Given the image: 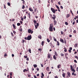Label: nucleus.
Segmentation results:
<instances>
[{
  "label": "nucleus",
  "instance_id": "6",
  "mask_svg": "<svg viewBox=\"0 0 78 78\" xmlns=\"http://www.w3.org/2000/svg\"><path fill=\"white\" fill-rule=\"evenodd\" d=\"M56 7L58 11L60 12H61V11H60V8H59V7L58 5H56Z\"/></svg>",
  "mask_w": 78,
  "mask_h": 78
},
{
  "label": "nucleus",
  "instance_id": "22",
  "mask_svg": "<svg viewBox=\"0 0 78 78\" xmlns=\"http://www.w3.org/2000/svg\"><path fill=\"white\" fill-rule=\"evenodd\" d=\"M44 41H42V42H41V45H42V46H43V45H44Z\"/></svg>",
  "mask_w": 78,
  "mask_h": 78
},
{
  "label": "nucleus",
  "instance_id": "33",
  "mask_svg": "<svg viewBox=\"0 0 78 78\" xmlns=\"http://www.w3.org/2000/svg\"><path fill=\"white\" fill-rule=\"evenodd\" d=\"M21 25V24L20 23H17V26H20Z\"/></svg>",
  "mask_w": 78,
  "mask_h": 78
},
{
  "label": "nucleus",
  "instance_id": "9",
  "mask_svg": "<svg viewBox=\"0 0 78 78\" xmlns=\"http://www.w3.org/2000/svg\"><path fill=\"white\" fill-rule=\"evenodd\" d=\"M29 10L31 12H33L34 11V10H33L31 8H29Z\"/></svg>",
  "mask_w": 78,
  "mask_h": 78
},
{
  "label": "nucleus",
  "instance_id": "19",
  "mask_svg": "<svg viewBox=\"0 0 78 78\" xmlns=\"http://www.w3.org/2000/svg\"><path fill=\"white\" fill-rule=\"evenodd\" d=\"M12 26H13V27L15 29H16V27L15 26V24H12Z\"/></svg>",
  "mask_w": 78,
  "mask_h": 78
},
{
  "label": "nucleus",
  "instance_id": "60",
  "mask_svg": "<svg viewBox=\"0 0 78 78\" xmlns=\"http://www.w3.org/2000/svg\"><path fill=\"white\" fill-rule=\"evenodd\" d=\"M64 42H65V44H66V40H64Z\"/></svg>",
  "mask_w": 78,
  "mask_h": 78
},
{
  "label": "nucleus",
  "instance_id": "16",
  "mask_svg": "<svg viewBox=\"0 0 78 78\" xmlns=\"http://www.w3.org/2000/svg\"><path fill=\"white\" fill-rule=\"evenodd\" d=\"M33 66L34 67V68H35L36 67H37V65L36 64L33 65Z\"/></svg>",
  "mask_w": 78,
  "mask_h": 78
},
{
  "label": "nucleus",
  "instance_id": "12",
  "mask_svg": "<svg viewBox=\"0 0 78 78\" xmlns=\"http://www.w3.org/2000/svg\"><path fill=\"white\" fill-rule=\"evenodd\" d=\"M53 58H54V59L56 60L57 59V57H56V56L55 55L53 56Z\"/></svg>",
  "mask_w": 78,
  "mask_h": 78
},
{
  "label": "nucleus",
  "instance_id": "55",
  "mask_svg": "<svg viewBox=\"0 0 78 78\" xmlns=\"http://www.w3.org/2000/svg\"><path fill=\"white\" fill-rule=\"evenodd\" d=\"M36 69H37V71H39V68H37Z\"/></svg>",
  "mask_w": 78,
  "mask_h": 78
},
{
  "label": "nucleus",
  "instance_id": "24",
  "mask_svg": "<svg viewBox=\"0 0 78 78\" xmlns=\"http://www.w3.org/2000/svg\"><path fill=\"white\" fill-rule=\"evenodd\" d=\"M60 55L61 56L64 57V54L63 53H61L60 54Z\"/></svg>",
  "mask_w": 78,
  "mask_h": 78
},
{
  "label": "nucleus",
  "instance_id": "42",
  "mask_svg": "<svg viewBox=\"0 0 78 78\" xmlns=\"http://www.w3.org/2000/svg\"><path fill=\"white\" fill-rule=\"evenodd\" d=\"M60 8H61L62 9H63V7H62V5H60Z\"/></svg>",
  "mask_w": 78,
  "mask_h": 78
},
{
  "label": "nucleus",
  "instance_id": "52",
  "mask_svg": "<svg viewBox=\"0 0 78 78\" xmlns=\"http://www.w3.org/2000/svg\"><path fill=\"white\" fill-rule=\"evenodd\" d=\"M71 50H70V49H69V50H68V51L69 52V53H71Z\"/></svg>",
  "mask_w": 78,
  "mask_h": 78
},
{
  "label": "nucleus",
  "instance_id": "61",
  "mask_svg": "<svg viewBox=\"0 0 78 78\" xmlns=\"http://www.w3.org/2000/svg\"><path fill=\"white\" fill-rule=\"evenodd\" d=\"M74 62H75L76 63H77V61L76 60H74Z\"/></svg>",
  "mask_w": 78,
  "mask_h": 78
},
{
  "label": "nucleus",
  "instance_id": "30",
  "mask_svg": "<svg viewBox=\"0 0 78 78\" xmlns=\"http://www.w3.org/2000/svg\"><path fill=\"white\" fill-rule=\"evenodd\" d=\"M28 50L29 52H30V53H31V51L30 49H29Z\"/></svg>",
  "mask_w": 78,
  "mask_h": 78
},
{
  "label": "nucleus",
  "instance_id": "32",
  "mask_svg": "<svg viewBox=\"0 0 78 78\" xmlns=\"http://www.w3.org/2000/svg\"><path fill=\"white\" fill-rule=\"evenodd\" d=\"M25 8V6L24 5H22V9H24Z\"/></svg>",
  "mask_w": 78,
  "mask_h": 78
},
{
  "label": "nucleus",
  "instance_id": "54",
  "mask_svg": "<svg viewBox=\"0 0 78 78\" xmlns=\"http://www.w3.org/2000/svg\"><path fill=\"white\" fill-rule=\"evenodd\" d=\"M20 31L21 32H22V28H20Z\"/></svg>",
  "mask_w": 78,
  "mask_h": 78
},
{
  "label": "nucleus",
  "instance_id": "49",
  "mask_svg": "<svg viewBox=\"0 0 78 78\" xmlns=\"http://www.w3.org/2000/svg\"><path fill=\"white\" fill-rule=\"evenodd\" d=\"M78 60V57H77V56H76L75 57Z\"/></svg>",
  "mask_w": 78,
  "mask_h": 78
},
{
  "label": "nucleus",
  "instance_id": "50",
  "mask_svg": "<svg viewBox=\"0 0 78 78\" xmlns=\"http://www.w3.org/2000/svg\"><path fill=\"white\" fill-rule=\"evenodd\" d=\"M70 67H71V69H73V66L72 65L70 66Z\"/></svg>",
  "mask_w": 78,
  "mask_h": 78
},
{
  "label": "nucleus",
  "instance_id": "21",
  "mask_svg": "<svg viewBox=\"0 0 78 78\" xmlns=\"http://www.w3.org/2000/svg\"><path fill=\"white\" fill-rule=\"evenodd\" d=\"M47 41L49 43L50 42V41L49 38H47Z\"/></svg>",
  "mask_w": 78,
  "mask_h": 78
},
{
  "label": "nucleus",
  "instance_id": "26",
  "mask_svg": "<svg viewBox=\"0 0 78 78\" xmlns=\"http://www.w3.org/2000/svg\"><path fill=\"white\" fill-rule=\"evenodd\" d=\"M62 75L64 78H65V73H63V74H62Z\"/></svg>",
  "mask_w": 78,
  "mask_h": 78
},
{
  "label": "nucleus",
  "instance_id": "31",
  "mask_svg": "<svg viewBox=\"0 0 78 78\" xmlns=\"http://www.w3.org/2000/svg\"><path fill=\"white\" fill-rule=\"evenodd\" d=\"M49 67H47V68H46V70L47 71L49 70Z\"/></svg>",
  "mask_w": 78,
  "mask_h": 78
},
{
  "label": "nucleus",
  "instance_id": "1",
  "mask_svg": "<svg viewBox=\"0 0 78 78\" xmlns=\"http://www.w3.org/2000/svg\"><path fill=\"white\" fill-rule=\"evenodd\" d=\"M33 22L34 23V26H35V29H37L38 26H39V23H37L36 22V20H34V21H33Z\"/></svg>",
  "mask_w": 78,
  "mask_h": 78
},
{
  "label": "nucleus",
  "instance_id": "53",
  "mask_svg": "<svg viewBox=\"0 0 78 78\" xmlns=\"http://www.w3.org/2000/svg\"><path fill=\"white\" fill-rule=\"evenodd\" d=\"M36 11H37V9H34V12H36Z\"/></svg>",
  "mask_w": 78,
  "mask_h": 78
},
{
  "label": "nucleus",
  "instance_id": "59",
  "mask_svg": "<svg viewBox=\"0 0 78 78\" xmlns=\"http://www.w3.org/2000/svg\"><path fill=\"white\" fill-rule=\"evenodd\" d=\"M69 49H70V50H72V47H70V48H69Z\"/></svg>",
  "mask_w": 78,
  "mask_h": 78
},
{
  "label": "nucleus",
  "instance_id": "20",
  "mask_svg": "<svg viewBox=\"0 0 78 78\" xmlns=\"http://www.w3.org/2000/svg\"><path fill=\"white\" fill-rule=\"evenodd\" d=\"M64 49L65 52H66L67 51V49L66 48H64Z\"/></svg>",
  "mask_w": 78,
  "mask_h": 78
},
{
  "label": "nucleus",
  "instance_id": "15",
  "mask_svg": "<svg viewBox=\"0 0 78 78\" xmlns=\"http://www.w3.org/2000/svg\"><path fill=\"white\" fill-rule=\"evenodd\" d=\"M55 56H58V53H57V52L56 51H55Z\"/></svg>",
  "mask_w": 78,
  "mask_h": 78
},
{
  "label": "nucleus",
  "instance_id": "27",
  "mask_svg": "<svg viewBox=\"0 0 78 78\" xmlns=\"http://www.w3.org/2000/svg\"><path fill=\"white\" fill-rule=\"evenodd\" d=\"M52 17V19H53V20H55V18H56V17Z\"/></svg>",
  "mask_w": 78,
  "mask_h": 78
},
{
  "label": "nucleus",
  "instance_id": "13",
  "mask_svg": "<svg viewBox=\"0 0 78 78\" xmlns=\"http://www.w3.org/2000/svg\"><path fill=\"white\" fill-rule=\"evenodd\" d=\"M60 42H62L63 43H64V41L62 39H60Z\"/></svg>",
  "mask_w": 78,
  "mask_h": 78
},
{
  "label": "nucleus",
  "instance_id": "4",
  "mask_svg": "<svg viewBox=\"0 0 78 78\" xmlns=\"http://www.w3.org/2000/svg\"><path fill=\"white\" fill-rule=\"evenodd\" d=\"M51 10L52 11V12L54 13H55L56 12L55 11V9H54L53 8H51Z\"/></svg>",
  "mask_w": 78,
  "mask_h": 78
},
{
  "label": "nucleus",
  "instance_id": "17",
  "mask_svg": "<svg viewBox=\"0 0 78 78\" xmlns=\"http://www.w3.org/2000/svg\"><path fill=\"white\" fill-rule=\"evenodd\" d=\"M70 16V14H67L66 18H69Z\"/></svg>",
  "mask_w": 78,
  "mask_h": 78
},
{
  "label": "nucleus",
  "instance_id": "45",
  "mask_svg": "<svg viewBox=\"0 0 78 78\" xmlns=\"http://www.w3.org/2000/svg\"><path fill=\"white\" fill-rule=\"evenodd\" d=\"M41 48L38 49V51H41Z\"/></svg>",
  "mask_w": 78,
  "mask_h": 78
},
{
  "label": "nucleus",
  "instance_id": "46",
  "mask_svg": "<svg viewBox=\"0 0 78 78\" xmlns=\"http://www.w3.org/2000/svg\"><path fill=\"white\" fill-rule=\"evenodd\" d=\"M38 2L39 3H41V0H38Z\"/></svg>",
  "mask_w": 78,
  "mask_h": 78
},
{
  "label": "nucleus",
  "instance_id": "41",
  "mask_svg": "<svg viewBox=\"0 0 78 78\" xmlns=\"http://www.w3.org/2000/svg\"><path fill=\"white\" fill-rule=\"evenodd\" d=\"M50 46H52V43H51V42L50 43Z\"/></svg>",
  "mask_w": 78,
  "mask_h": 78
},
{
  "label": "nucleus",
  "instance_id": "34",
  "mask_svg": "<svg viewBox=\"0 0 78 78\" xmlns=\"http://www.w3.org/2000/svg\"><path fill=\"white\" fill-rule=\"evenodd\" d=\"M73 67L74 69L76 68V65L74 64L73 66Z\"/></svg>",
  "mask_w": 78,
  "mask_h": 78
},
{
  "label": "nucleus",
  "instance_id": "43",
  "mask_svg": "<svg viewBox=\"0 0 78 78\" xmlns=\"http://www.w3.org/2000/svg\"><path fill=\"white\" fill-rule=\"evenodd\" d=\"M27 57H28L27 56H24L23 57L24 58H27Z\"/></svg>",
  "mask_w": 78,
  "mask_h": 78
},
{
  "label": "nucleus",
  "instance_id": "51",
  "mask_svg": "<svg viewBox=\"0 0 78 78\" xmlns=\"http://www.w3.org/2000/svg\"><path fill=\"white\" fill-rule=\"evenodd\" d=\"M65 57L66 56H68V54L66 53V54H65Z\"/></svg>",
  "mask_w": 78,
  "mask_h": 78
},
{
  "label": "nucleus",
  "instance_id": "47",
  "mask_svg": "<svg viewBox=\"0 0 78 78\" xmlns=\"http://www.w3.org/2000/svg\"><path fill=\"white\" fill-rule=\"evenodd\" d=\"M49 38L51 40L52 39V38H51V36H49Z\"/></svg>",
  "mask_w": 78,
  "mask_h": 78
},
{
  "label": "nucleus",
  "instance_id": "35",
  "mask_svg": "<svg viewBox=\"0 0 78 78\" xmlns=\"http://www.w3.org/2000/svg\"><path fill=\"white\" fill-rule=\"evenodd\" d=\"M70 12H71V14H72V15H73V12H72V10H70Z\"/></svg>",
  "mask_w": 78,
  "mask_h": 78
},
{
  "label": "nucleus",
  "instance_id": "23",
  "mask_svg": "<svg viewBox=\"0 0 78 78\" xmlns=\"http://www.w3.org/2000/svg\"><path fill=\"white\" fill-rule=\"evenodd\" d=\"M57 45L58 46L60 45V43L58 41H57Z\"/></svg>",
  "mask_w": 78,
  "mask_h": 78
},
{
  "label": "nucleus",
  "instance_id": "56",
  "mask_svg": "<svg viewBox=\"0 0 78 78\" xmlns=\"http://www.w3.org/2000/svg\"><path fill=\"white\" fill-rule=\"evenodd\" d=\"M11 36H12V37H13V33H12V32L11 33Z\"/></svg>",
  "mask_w": 78,
  "mask_h": 78
},
{
  "label": "nucleus",
  "instance_id": "2",
  "mask_svg": "<svg viewBox=\"0 0 78 78\" xmlns=\"http://www.w3.org/2000/svg\"><path fill=\"white\" fill-rule=\"evenodd\" d=\"M53 25L52 23L51 24H50V27L49 28V30L51 32L53 31Z\"/></svg>",
  "mask_w": 78,
  "mask_h": 78
},
{
  "label": "nucleus",
  "instance_id": "36",
  "mask_svg": "<svg viewBox=\"0 0 78 78\" xmlns=\"http://www.w3.org/2000/svg\"><path fill=\"white\" fill-rule=\"evenodd\" d=\"M41 75L42 76H42L43 77L44 76V74L43 73H41Z\"/></svg>",
  "mask_w": 78,
  "mask_h": 78
},
{
  "label": "nucleus",
  "instance_id": "5",
  "mask_svg": "<svg viewBox=\"0 0 78 78\" xmlns=\"http://www.w3.org/2000/svg\"><path fill=\"white\" fill-rule=\"evenodd\" d=\"M27 38L28 40V41L30 40L31 39V38H32L31 35H30L28 36Z\"/></svg>",
  "mask_w": 78,
  "mask_h": 78
},
{
  "label": "nucleus",
  "instance_id": "37",
  "mask_svg": "<svg viewBox=\"0 0 78 78\" xmlns=\"http://www.w3.org/2000/svg\"><path fill=\"white\" fill-rule=\"evenodd\" d=\"M7 4L9 6H10V5H11V4H10V3L9 2H8Z\"/></svg>",
  "mask_w": 78,
  "mask_h": 78
},
{
  "label": "nucleus",
  "instance_id": "25",
  "mask_svg": "<svg viewBox=\"0 0 78 78\" xmlns=\"http://www.w3.org/2000/svg\"><path fill=\"white\" fill-rule=\"evenodd\" d=\"M26 71H27V70H26V69H24L23 70V72L24 73H25Z\"/></svg>",
  "mask_w": 78,
  "mask_h": 78
},
{
  "label": "nucleus",
  "instance_id": "44",
  "mask_svg": "<svg viewBox=\"0 0 78 78\" xmlns=\"http://www.w3.org/2000/svg\"><path fill=\"white\" fill-rule=\"evenodd\" d=\"M8 55H7L6 53H5L4 54V56L5 57V56H7Z\"/></svg>",
  "mask_w": 78,
  "mask_h": 78
},
{
  "label": "nucleus",
  "instance_id": "28",
  "mask_svg": "<svg viewBox=\"0 0 78 78\" xmlns=\"http://www.w3.org/2000/svg\"><path fill=\"white\" fill-rule=\"evenodd\" d=\"M28 16H29V18H30V12H28Z\"/></svg>",
  "mask_w": 78,
  "mask_h": 78
},
{
  "label": "nucleus",
  "instance_id": "57",
  "mask_svg": "<svg viewBox=\"0 0 78 78\" xmlns=\"http://www.w3.org/2000/svg\"><path fill=\"white\" fill-rule=\"evenodd\" d=\"M25 40H22V43H24V41H25Z\"/></svg>",
  "mask_w": 78,
  "mask_h": 78
},
{
  "label": "nucleus",
  "instance_id": "38",
  "mask_svg": "<svg viewBox=\"0 0 78 78\" xmlns=\"http://www.w3.org/2000/svg\"><path fill=\"white\" fill-rule=\"evenodd\" d=\"M54 40L55 41H56H56H57L56 39V38H55V37H54Z\"/></svg>",
  "mask_w": 78,
  "mask_h": 78
},
{
  "label": "nucleus",
  "instance_id": "7",
  "mask_svg": "<svg viewBox=\"0 0 78 78\" xmlns=\"http://www.w3.org/2000/svg\"><path fill=\"white\" fill-rule=\"evenodd\" d=\"M51 55L50 54H48V59L50 58H51Z\"/></svg>",
  "mask_w": 78,
  "mask_h": 78
},
{
  "label": "nucleus",
  "instance_id": "8",
  "mask_svg": "<svg viewBox=\"0 0 78 78\" xmlns=\"http://www.w3.org/2000/svg\"><path fill=\"white\" fill-rule=\"evenodd\" d=\"M67 75L69 76V77H71V74H70V73L69 72H67Z\"/></svg>",
  "mask_w": 78,
  "mask_h": 78
},
{
  "label": "nucleus",
  "instance_id": "62",
  "mask_svg": "<svg viewBox=\"0 0 78 78\" xmlns=\"http://www.w3.org/2000/svg\"><path fill=\"white\" fill-rule=\"evenodd\" d=\"M21 20H22V21H23V18L22 17H21Z\"/></svg>",
  "mask_w": 78,
  "mask_h": 78
},
{
  "label": "nucleus",
  "instance_id": "64",
  "mask_svg": "<svg viewBox=\"0 0 78 78\" xmlns=\"http://www.w3.org/2000/svg\"><path fill=\"white\" fill-rule=\"evenodd\" d=\"M75 18H76V19H78V16H75Z\"/></svg>",
  "mask_w": 78,
  "mask_h": 78
},
{
  "label": "nucleus",
  "instance_id": "40",
  "mask_svg": "<svg viewBox=\"0 0 78 78\" xmlns=\"http://www.w3.org/2000/svg\"><path fill=\"white\" fill-rule=\"evenodd\" d=\"M77 44H75V48L76 47H77Z\"/></svg>",
  "mask_w": 78,
  "mask_h": 78
},
{
  "label": "nucleus",
  "instance_id": "14",
  "mask_svg": "<svg viewBox=\"0 0 78 78\" xmlns=\"http://www.w3.org/2000/svg\"><path fill=\"white\" fill-rule=\"evenodd\" d=\"M38 38L40 39H41L42 38V36L41 35H39L38 36Z\"/></svg>",
  "mask_w": 78,
  "mask_h": 78
},
{
  "label": "nucleus",
  "instance_id": "18",
  "mask_svg": "<svg viewBox=\"0 0 78 78\" xmlns=\"http://www.w3.org/2000/svg\"><path fill=\"white\" fill-rule=\"evenodd\" d=\"M71 71H73V72H75V70L74 69H71Z\"/></svg>",
  "mask_w": 78,
  "mask_h": 78
},
{
  "label": "nucleus",
  "instance_id": "3",
  "mask_svg": "<svg viewBox=\"0 0 78 78\" xmlns=\"http://www.w3.org/2000/svg\"><path fill=\"white\" fill-rule=\"evenodd\" d=\"M28 32L29 33H31V34H33L34 31H32V30L30 29H28Z\"/></svg>",
  "mask_w": 78,
  "mask_h": 78
},
{
  "label": "nucleus",
  "instance_id": "10",
  "mask_svg": "<svg viewBox=\"0 0 78 78\" xmlns=\"http://www.w3.org/2000/svg\"><path fill=\"white\" fill-rule=\"evenodd\" d=\"M54 25H56L57 24V22L55 20L54 21Z\"/></svg>",
  "mask_w": 78,
  "mask_h": 78
},
{
  "label": "nucleus",
  "instance_id": "58",
  "mask_svg": "<svg viewBox=\"0 0 78 78\" xmlns=\"http://www.w3.org/2000/svg\"><path fill=\"white\" fill-rule=\"evenodd\" d=\"M23 4H25V1H23Z\"/></svg>",
  "mask_w": 78,
  "mask_h": 78
},
{
  "label": "nucleus",
  "instance_id": "29",
  "mask_svg": "<svg viewBox=\"0 0 78 78\" xmlns=\"http://www.w3.org/2000/svg\"><path fill=\"white\" fill-rule=\"evenodd\" d=\"M76 31L75 30H74V31H73V33H74V34H76Z\"/></svg>",
  "mask_w": 78,
  "mask_h": 78
},
{
  "label": "nucleus",
  "instance_id": "11",
  "mask_svg": "<svg viewBox=\"0 0 78 78\" xmlns=\"http://www.w3.org/2000/svg\"><path fill=\"white\" fill-rule=\"evenodd\" d=\"M61 65L59 64L57 65V67L58 68H61Z\"/></svg>",
  "mask_w": 78,
  "mask_h": 78
},
{
  "label": "nucleus",
  "instance_id": "48",
  "mask_svg": "<svg viewBox=\"0 0 78 78\" xmlns=\"http://www.w3.org/2000/svg\"><path fill=\"white\" fill-rule=\"evenodd\" d=\"M26 60L27 61H28L29 60V58L28 57L27 58Z\"/></svg>",
  "mask_w": 78,
  "mask_h": 78
},
{
  "label": "nucleus",
  "instance_id": "63",
  "mask_svg": "<svg viewBox=\"0 0 78 78\" xmlns=\"http://www.w3.org/2000/svg\"><path fill=\"white\" fill-rule=\"evenodd\" d=\"M24 39H25V40H28L27 38H27L26 37H25L24 38Z\"/></svg>",
  "mask_w": 78,
  "mask_h": 78
},
{
  "label": "nucleus",
  "instance_id": "39",
  "mask_svg": "<svg viewBox=\"0 0 78 78\" xmlns=\"http://www.w3.org/2000/svg\"><path fill=\"white\" fill-rule=\"evenodd\" d=\"M65 24L66 25H68V24L67 22H65Z\"/></svg>",
  "mask_w": 78,
  "mask_h": 78
}]
</instances>
